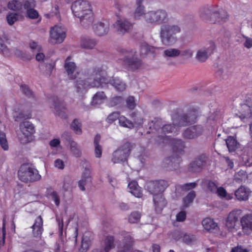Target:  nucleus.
<instances>
[{
  "mask_svg": "<svg viewBox=\"0 0 252 252\" xmlns=\"http://www.w3.org/2000/svg\"><path fill=\"white\" fill-rule=\"evenodd\" d=\"M187 113L181 115L175 111L172 114L173 124L163 125L160 129L159 135H158L156 141L158 144H165L170 145L172 148L173 155L165 159L164 162L167 165L165 167L169 170H174L178 168L182 161L181 156L184 153L185 147L184 142L181 139L172 138L166 136L167 133L176 132L179 127L186 126L196 122L199 116V108L191 104L186 105L184 108Z\"/></svg>",
  "mask_w": 252,
  "mask_h": 252,
  "instance_id": "f257e3e1",
  "label": "nucleus"
},
{
  "mask_svg": "<svg viewBox=\"0 0 252 252\" xmlns=\"http://www.w3.org/2000/svg\"><path fill=\"white\" fill-rule=\"evenodd\" d=\"M91 73V76L87 80L79 79L75 81V86L77 92L85 93L90 88L103 87V84L109 82L118 91L121 92L126 89L125 84L119 79L113 78L109 81L106 77V72L102 68V66L95 67Z\"/></svg>",
  "mask_w": 252,
  "mask_h": 252,
  "instance_id": "f03ea898",
  "label": "nucleus"
},
{
  "mask_svg": "<svg viewBox=\"0 0 252 252\" xmlns=\"http://www.w3.org/2000/svg\"><path fill=\"white\" fill-rule=\"evenodd\" d=\"M168 186V182L164 180L151 181L147 183V189L153 194V201L157 213H161L167 204L163 192Z\"/></svg>",
  "mask_w": 252,
  "mask_h": 252,
  "instance_id": "7ed1b4c3",
  "label": "nucleus"
},
{
  "mask_svg": "<svg viewBox=\"0 0 252 252\" xmlns=\"http://www.w3.org/2000/svg\"><path fill=\"white\" fill-rule=\"evenodd\" d=\"M71 10L74 16L80 19L81 24L84 25L85 21L92 23L93 19V13L91 5L86 0H77L71 5Z\"/></svg>",
  "mask_w": 252,
  "mask_h": 252,
  "instance_id": "20e7f679",
  "label": "nucleus"
},
{
  "mask_svg": "<svg viewBox=\"0 0 252 252\" xmlns=\"http://www.w3.org/2000/svg\"><path fill=\"white\" fill-rule=\"evenodd\" d=\"M17 175L19 180L25 184L38 182L41 179L38 170L29 163L22 164L19 167Z\"/></svg>",
  "mask_w": 252,
  "mask_h": 252,
  "instance_id": "39448f33",
  "label": "nucleus"
},
{
  "mask_svg": "<svg viewBox=\"0 0 252 252\" xmlns=\"http://www.w3.org/2000/svg\"><path fill=\"white\" fill-rule=\"evenodd\" d=\"M200 16L202 20L209 24H222L228 18V14L225 10L221 9L217 12L209 8L201 9Z\"/></svg>",
  "mask_w": 252,
  "mask_h": 252,
  "instance_id": "423d86ee",
  "label": "nucleus"
},
{
  "mask_svg": "<svg viewBox=\"0 0 252 252\" xmlns=\"http://www.w3.org/2000/svg\"><path fill=\"white\" fill-rule=\"evenodd\" d=\"M180 32V28L177 26L164 25L160 31L161 41L163 44L169 46L173 44L176 41L174 35Z\"/></svg>",
  "mask_w": 252,
  "mask_h": 252,
  "instance_id": "0eeeda50",
  "label": "nucleus"
},
{
  "mask_svg": "<svg viewBox=\"0 0 252 252\" xmlns=\"http://www.w3.org/2000/svg\"><path fill=\"white\" fill-rule=\"evenodd\" d=\"M146 18L148 22L156 24H161L168 21L167 14L163 10L149 12L147 14Z\"/></svg>",
  "mask_w": 252,
  "mask_h": 252,
  "instance_id": "6e6552de",
  "label": "nucleus"
},
{
  "mask_svg": "<svg viewBox=\"0 0 252 252\" xmlns=\"http://www.w3.org/2000/svg\"><path fill=\"white\" fill-rule=\"evenodd\" d=\"M50 41L52 43H61L66 37V31L62 27L56 25L51 28L50 33Z\"/></svg>",
  "mask_w": 252,
  "mask_h": 252,
  "instance_id": "1a4fd4ad",
  "label": "nucleus"
},
{
  "mask_svg": "<svg viewBox=\"0 0 252 252\" xmlns=\"http://www.w3.org/2000/svg\"><path fill=\"white\" fill-rule=\"evenodd\" d=\"M242 214V210L238 209H234L228 214L226 220V226L229 230L235 229L239 225V218Z\"/></svg>",
  "mask_w": 252,
  "mask_h": 252,
  "instance_id": "9d476101",
  "label": "nucleus"
},
{
  "mask_svg": "<svg viewBox=\"0 0 252 252\" xmlns=\"http://www.w3.org/2000/svg\"><path fill=\"white\" fill-rule=\"evenodd\" d=\"M52 105L51 108L55 110V113L62 119H66V109L63 101L60 99L57 96H53L51 98Z\"/></svg>",
  "mask_w": 252,
  "mask_h": 252,
  "instance_id": "9b49d317",
  "label": "nucleus"
},
{
  "mask_svg": "<svg viewBox=\"0 0 252 252\" xmlns=\"http://www.w3.org/2000/svg\"><path fill=\"white\" fill-rule=\"evenodd\" d=\"M240 112L241 118L252 119V97H247L244 103L241 105Z\"/></svg>",
  "mask_w": 252,
  "mask_h": 252,
  "instance_id": "f8f14e48",
  "label": "nucleus"
},
{
  "mask_svg": "<svg viewBox=\"0 0 252 252\" xmlns=\"http://www.w3.org/2000/svg\"><path fill=\"white\" fill-rule=\"evenodd\" d=\"M207 157L204 154H202L196 158L189 166V170L190 172H197L202 170L205 165Z\"/></svg>",
  "mask_w": 252,
  "mask_h": 252,
  "instance_id": "ddd939ff",
  "label": "nucleus"
},
{
  "mask_svg": "<svg viewBox=\"0 0 252 252\" xmlns=\"http://www.w3.org/2000/svg\"><path fill=\"white\" fill-rule=\"evenodd\" d=\"M216 48L215 43L211 41L209 43V46L203 48L198 50L196 55V59L200 62H204L209 56L213 54Z\"/></svg>",
  "mask_w": 252,
  "mask_h": 252,
  "instance_id": "4468645a",
  "label": "nucleus"
},
{
  "mask_svg": "<svg viewBox=\"0 0 252 252\" xmlns=\"http://www.w3.org/2000/svg\"><path fill=\"white\" fill-rule=\"evenodd\" d=\"M126 160V145L119 147L112 154L111 161L113 163H119Z\"/></svg>",
  "mask_w": 252,
  "mask_h": 252,
  "instance_id": "2eb2a0df",
  "label": "nucleus"
},
{
  "mask_svg": "<svg viewBox=\"0 0 252 252\" xmlns=\"http://www.w3.org/2000/svg\"><path fill=\"white\" fill-rule=\"evenodd\" d=\"M31 228L33 236L40 239L44 231L43 220L41 216H38L35 219Z\"/></svg>",
  "mask_w": 252,
  "mask_h": 252,
  "instance_id": "dca6fc26",
  "label": "nucleus"
},
{
  "mask_svg": "<svg viewBox=\"0 0 252 252\" xmlns=\"http://www.w3.org/2000/svg\"><path fill=\"white\" fill-rule=\"evenodd\" d=\"M203 128L200 126H195L187 128L183 133V137L186 139H193L201 135Z\"/></svg>",
  "mask_w": 252,
  "mask_h": 252,
  "instance_id": "f3484780",
  "label": "nucleus"
},
{
  "mask_svg": "<svg viewBox=\"0 0 252 252\" xmlns=\"http://www.w3.org/2000/svg\"><path fill=\"white\" fill-rule=\"evenodd\" d=\"M131 120L127 119L126 126L128 128H132L134 127H139L143 123V119L140 116L137 112H133L129 114Z\"/></svg>",
  "mask_w": 252,
  "mask_h": 252,
  "instance_id": "a211bd4d",
  "label": "nucleus"
},
{
  "mask_svg": "<svg viewBox=\"0 0 252 252\" xmlns=\"http://www.w3.org/2000/svg\"><path fill=\"white\" fill-rule=\"evenodd\" d=\"M143 67V64L141 60L133 56L129 57L127 56V69L131 71H135L140 69Z\"/></svg>",
  "mask_w": 252,
  "mask_h": 252,
  "instance_id": "6ab92c4d",
  "label": "nucleus"
},
{
  "mask_svg": "<svg viewBox=\"0 0 252 252\" xmlns=\"http://www.w3.org/2000/svg\"><path fill=\"white\" fill-rule=\"evenodd\" d=\"M70 57H67L65 61L64 67L69 78L74 79L76 78L75 73L76 72V66L74 62H70Z\"/></svg>",
  "mask_w": 252,
  "mask_h": 252,
  "instance_id": "aec40b11",
  "label": "nucleus"
},
{
  "mask_svg": "<svg viewBox=\"0 0 252 252\" xmlns=\"http://www.w3.org/2000/svg\"><path fill=\"white\" fill-rule=\"evenodd\" d=\"M163 126V122L161 119L159 118H155L151 122L148 123V126L151 131H148L147 134L151 133L157 132L159 135L160 129Z\"/></svg>",
  "mask_w": 252,
  "mask_h": 252,
  "instance_id": "412c9836",
  "label": "nucleus"
},
{
  "mask_svg": "<svg viewBox=\"0 0 252 252\" xmlns=\"http://www.w3.org/2000/svg\"><path fill=\"white\" fill-rule=\"evenodd\" d=\"M20 129L22 133L26 137L32 136L35 132L33 125L29 121L21 123L20 124Z\"/></svg>",
  "mask_w": 252,
  "mask_h": 252,
  "instance_id": "4be33fe9",
  "label": "nucleus"
},
{
  "mask_svg": "<svg viewBox=\"0 0 252 252\" xmlns=\"http://www.w3.org/2000/svg\"><path fill=\"white\" fill-rule=\"evenodd\" d=\"M202 224L204 229L210 232H215L219 229L218 223L210 218L204 219Z\"/></svg>",
  "mask_w": 252,
  "mask_h": 252,
  "instance_id": "5701e85b",
  "label": "nucleus"
},
{
  "mask_svg": "<svg viewBox=\"0 0 252 252\" xmlns=\"http://www.w3.org/2000/svg\"><path fill=\"white\" fill-rule=\"evenodd\" d=\"M92 178L91 177V170L86 168L82 174V179L79 181L78 185L80 189L82 191L85 190V185L87 183H91Z\"/></svg>",
  "mask_w": 252,
  "mask_h": 252,
  "instance_id": "b1692460",
  "label": "nucleus"
},
{
  "mask_svg": "<svg viewBox=\"0 0 252 252\" xmlns=\"http://www.w3.org/2000/svg\"><path fill=\"white\" fill-rule=\"evenodd\" d=\"M250 191L248 189L241 186L235 192V195L237 200L246 201L249 198Z\"/></svg>",
  "mask_w": 252,
  "mask_h": 252,
  "instance_id": "393cba45",
  "label": "nucleus"
},
{
  "mask_svg": "<svg viewBox=\"0 0 252 252\" xmlns=\"http://www.w3.org/2000/svg\"><path fill=\"white\" fill-rule=\"evenodd\" d=\"M127 187L129 189V192L131 194L139 198L142 196V190L136 181H132L129 182L127 185Z\"/></svg>",
  "mask_w": 252,
  "mask_h": 252,
  "instance_id": "a878e982",
  "label": "nucleus"
},
{
  "mask_svg": "<svg viewBox=\"0 0 252 252\" xmlns=\"http://www.w3.org/2000/svg\"><path fill=\"white\" fill-rule=\"evenodd\" d=\"M93 28L95 33L99 36L105 35L108 31V25H105L102 22H98L94 24L93 26Z\"/></svg>",
  "mask_w": 252,
  "mask_h": 252,
  "instance_id": "bb28decb",
  "label": "nucleus"
},
{
  "mask_svg": "<svg viewBox=\"0 0 252 252\" xmlns=\"http://www.w3.org/2000/svg\"><path fill=\"white\" fill-rule=\"evenodd\" d=\"M225 143L229 152H235L238 148L239 143L233 136H229L225 140Z\"/></svg>",
  "mask_w": 252,
  "mask_h": 252,
  "instance_id": "cd10ccee",
  "label": "nucleus"
},
{
  "mask_svg": "<svg viewBox=\"0 0 252 252\" xmlns=\"http://www.w3.org/2000/svg\"><path fill=\"white\" fill-rule=\"evenodd\" d=\"M117 17V22L113 24L114 28L119 34H124L126 32V20L121 19L118 15Z\"/></svg>",
  "mask_w": 252,
  "mask_h": 252,
  "instance_id": "c85d7f7f",
  "label": "nucleus"
},
{
  "mask_svg": "<svg viewBox=\"0 0 252 252\" xmlns=\"http://www.w3.org/2000/svg\"><path fill=\"white\" fill-rule=\"evenodd\" d=\"M104 241V252H109V251L115 248V239L113 236L108 235L103 240Z\"/></svg>",
  "mask_w": 252,
  "mask_h": 252,
  "instance_id": "c756f323",
  "label": "nucleus"
},
{
  "mask_svg": "<svg viewBox=\"0 0 252 252\" xmlns=\"http://www.w3.org/2000/svg\"><path fill=\"white\" fill-rule=\"evenodd\" d=\"M143 1L144 0H136L137 7L134 13L135 19H139L145 14V7L142 4Z\"/></svg>",
  "mask_w": 252,
  "mask_h": 252,
  "instance_id": "7c9ffc66",
  "label": "nucleus"
},
{
  "mask_svg": "<svg viewBox=\"0 0 252 252\" xmlns=\"http://www.w3.org/2000/svg\"><path fill=\"white\" fill-rule=\"evenodd\" d=\"M100 139L101 136L98 134H96L94 138V154L95 157L97 158H100L102 156V149L99 144Z\"/></svg>",
  "mask_w": 252,
  "mask_h": 252,
  "instance_id": "2f4dec72",
  "label": "nucleus"
},
{
  "mask_svg": "<svg viewBox=\"0 0 252 252\" xmlns=\"http://www.w3.org/2000/svg\"><path fill=\"white\" fill-rule=\"evenodd\" d=\"M155 50L156 48L154 47L149 45L146 42H143L140 48V55L144 56L149 54H154Z\"/></svg>",
  "mask_w": 252,
  "mask_h": 252,
  "instance_id": "473e14b6",
  "label": "nucleus"
},
{
  "mask_svg": "<svg viewBox=\"0 0 252 252\" xmlns=\"http://www.w3.org/2000/svg\"><path fill=\"white\" fill-rule=\"evenodd\" d=\"M240 223L243 228H248L252 230V214H246L240 219Z\"/></svg>",
  "mask_w": 252,
  "mask_h": 252,
  "instance_id": "72a5a7b5",
  "label": "nucleus"
},
{
  "mask_svg": "<svg viewBox=\"0 0 252 252\" xmlns=\"http://www.w3.org/2000/svg\"><path fill=\"white\" fill-rule=\"evenodd\" d=\"M81 46L84 49H92L95 44L94 40L86 37H83L81 40Z\"/></svg>",
  "mask_w": 252,
  "mask_h": 252,
  "instance_id": "f704fd0d",
  "label": "nucleus"
},
{
  "mask_svg": "<svg viewBox=\"0 0 252 252\" xmlns=\"http://www.w3.org/2000/svg\"><path fill=\"white\" fill-rule=\"evenodd\" d=\"M248 179L247 172L241 169L234 175V179L236 183L239 184L245 182Z\"/></svg>",
  "mask_w": 252,
  "mask_h": 252,
  "instance_id": "c9c22d12",
  "label": "nucleus"
},
{
  "mask_svg": "<svg viewBox=\"0 0 252 252\" xmlns=\"http://www.w3.org/2000/svg\"><path fill=\"white\" fill-rule=\"evenodd\" d=\"M92 239L86 236H83L82 239L81 247L79 249L80 252H86L91 245Z\"/></svg>",
  "mask_w": 252,
  "mask_h": 252,
  "instance_id": "e433bc0d",
  "label": "nucleus"
},
{
  "mask_svg": "<svg viewBox=\"0 0 252 252\" xmlns=\"http://www.w3.org/2000/svg\"><path fill=\"white\" fill-rule=\"evenodd\" d=\"M202 185L208 190L213 193H214L217 189V186L215 183L208 179L203 181Z\"/></svg>",
  "mask_w": 252,
  "mask_h": 252,
  "instance_id": "4c0bfd02",
  "label": "nucleus"
},
{
  "mask_svg": "<svg viewBox=\"0 0 252 252\" xmlns=\"http://www.w3.org/2000/svg\"><path fill=\"white\" fill-rule=\"evenodd\" d=\"M7 7L13 11H20L22 8V3L19 0H11L7 4Z\"/></svg>",
  "mask_w": 252,
  "mask_h": 252,
  "instance_id": "58836bf2",
  "label": "nucleus"
},
{
  "mask_svg": "<svg viewBox=\"0 0 252 252\" xmlns=\"http://www.w3.org/2000/svg\"><path fill=\"white\" fill-rule=\"evenodd\" d=\"M195 196L196 194L194 191L192 190L190 191L183 198L184 207L185 208L188 207L189 205L193 202Z\"/></svg>",
  "mask_w": 252,
  "mask_h": 252,
  "instance_id": "ea45409f",
  "label": "nucleus"
},
{
  "mask_svg": "<svg viewBox=\"0 0 252 252\" xmlns=\"http://www.w3.org/2000/svg\"><path fill=\"white\" fill-rule=\"evenodd\" d=\"M0 146L4 151H8L9 149L6 134L1 130H0Z\"/></svg>",
  "mask_w": 252,
  "mask_h": 252,
  "instance_id": "a19ab883",
  "label": "nucleus"
},
{
  "mask_svg": "<svg viewBox=\"0 0 252 252\" xmlns=\"http://www.w3.org/2000/svg\"><path fill=\"white\" fill-rule=\"evenodd\" d=\"M141 214L137 211L132 212L128 216V220L131 223H138L141 218Z\"/></svg>",
  "mask_w": 252,
  "mask_h": 252,
  "instance_id": "79ce46f5",
  "label": "nucleus"
},
{
  "mask_svg": "<svg viewBox=\"0 0 252 252\" xmlns=\"http://www.w3.org/2000/svg\"><path fill=\"white\" fill-rule=\"evenodd\" d=\"M106 98V96L104 92H97L93 98V102L95 104H100Z\"/></svg>",
  "mask_w": 252,
  "mask_h": 252,
  "instance_id": "37998d69",
  "label": "nucleus"
},
{
  "mask_svg": "<svg viewBox=\"0 0 252 252\" xmlns=\"http://www.w3.org/2000/svg\"><path fill=\"white\" fill-rule=\"evenodd\" d=\"M71 128L77 134L82 133V129L81 128V124L79 122L78 119H74L71 126Z\"/></svg>",
  "mask_w": 252,
  "mask_h": 252,
  "instance_id": "c03bdc74",
  "label": "nucleus"
},
{
  "mask_svg": "<svg viewBox=\"0 0 252 252\" xmlns=\"http://www.w3.org/2000/svg\"><path fill=\"white\" fill-rule=\"evenodd\" d=\"M181 51L177 49H169L164 51V56L166 57H175L180 55Z\"/></svg>",
  "mask_w": 252,
  "mask_h": 252,
  "instance_id": "a18cd8bd",
  "label": "nucleus"
},
{
  "mask_svg": "<svg viewBox=\"0 0 252 252\" xmlns=\"http://www.w3.org/2000/svg\"><path fill=\"white\" fill-rule=\"evenodd\" d=\"M22 6L25 9L29 10V9L35 8L36 6V1L35 0H26L23 1Z\"/></svg>",
  "mask_w": 252,
  "mask_h": 252,
  "instance_id": "49530a36",
  "label": "nucleus"
},
{
  "mask_svg": "<svg viewBox=\"0 0 252 252\" xmlns=\"http://www.w3.org/2000/svg\"><path fill=\"white\" fill-rule=\"evenodd\" d=\"M19 15L16 13L10 12L6 16L7 23L10 25H12L18 19Z\"/></svg>",
  "mask_w": 252,
  "mask_h": 252,
  "instance_id": "de8ad7c7",
  "label": "nucleus"
},
{
  "mask_svg": "<svg viewBox=\"0 0 252 252\" xmlns=\"http://www.w3.org/2000/svg\"><path fill=\"white\" fill-rule=\"evenodd\" d=\"M124 101V98L120 96H115L111 98L109 100V105L111 106H115L118 105H120Z\"/></svg>",
  "mask_w": 252,
  "mask_h": 252,
  "instance_id": "09e8293b",
  "label": "nucleus"
},
{
  "mask_svg": "<svg viewBox=\"0 0 252 252\" xmlns=\"http://www.w3.org/2000/svg\"><path fill=\"white\" fill-rule=\"evenodd\" d=\"M242 159L246 166H250L252 165V154H245L244 152L242 156Z\"/></svg>",
  "mask_w": 252,
  "mask_h": 252,
  "instance_id": "8fccbe9b",
  "label": "nucleus"
},
{
  "mask_svg": "<svg viewBox=\"0 0 252 252\" xmlns=\"http://www.w3.org/2000/svg\"><path fill=\"white\" fill-rule=\"evenodd\" d=\"M70 150L72 154L76 157H79L81 155V151L77 148V143L74 141L70 143Z\"/></svg>",
  "mask_w": 252,
  "mask_h": 252,
  "instance_id": "3c124183",
  "label": "nucleus"
},
{
  "mask_svg": "<svg viewBox=\"0 0 252 252\" xmlns=\"http://www.w3.org/2000/svg\"><path fill=\"white\" fill-rule=\"evenodd\" d=\"M0 52L5 56L9 55V50L4 43L3 39L0 36Z\"/></svg>",
  "mask_w": 252,
  "mask_h": 252,
  "instance_id": "603ef678",
  "label": "nucleus"
},
{
  "mask_svg": "<svg viewBox=\"0 0 252 252\" xmlns=\"http://www.w3.org/2000/svg\"><path fill=\"white\" fill-rule=\"evenodd\" d=\"M136 105L135 98L133 96H129L127 97V109L133 110Z\"/></svg>",
  "mask_w": 252,
  "mask_h": 252,
  "instance_id": "864d4df0",
  "label": "nucleus"
},
{
  "mask_svg": "<svg viewBox=\"0 0 252 252\" xmlns=\"http://www.w3.org/2000/svg\"><path fill=\"white\" fill-rule=\"evenodd\" d=\"M27 16L31 19H37L39 16L37 11L34 9V8L29 9L26 12Z\"/></svg>",
  "mask_w": 252,
  "mask_h": 252,
  "instance_id": "5fc2aeb1",
  "label": "nucleus"
},
{
  "mask_svg": "<svg viewBox=\"0 0 252 252\" xmlns=\"http://www.w3.org/2000/svg\"><path fill=\"white\" fill-rule=\"evenodd\" d=\"M20 88L23 94L29 97L33 96L32 92L30 89L27 85L25 84L21 85L20 86Z\"/></svg>",
  "mask_w": 252,
  "mask_h": 252,
  "instance_id": "6e6d98bb",
  "label": "nucleus"
},
{
  "mask_svg": "<svg viewBox=\"0 0 252 252\" xmlns=\"http://www.w3.org/2000/svg\"><path fill=\"white\" fill-rule=\"evenodd\" d=\"M120 113L118 112H114L110 114L107 118L106 121L110 124L115 121L119 118Z\"/></svg>",
  "mask_w": 252,
  "mask_h": 252,
  "instance_id": "4d7b16f0",
  "label": "nucleus"
},
{
  "mask_svg": "<svg viewBox=\"0 0 252 252\" xmlns=\"http://www.w3.org/2000/svg\"><path fill=\"white\" fill-rule=\"evenodd\" d=\"M197 185L196 182L186 183L181 185L180 188L182 190L187 191L195 188Z\"/></svg>",
  "mask_w": 252,
  "mask_h": 252,
  "instance_id": "13d9d810",
  "label": "nucleus"
},
{
  "mask_svg": "<svg viewBox=\"0 0 252 252\" xmlns=\"http://www.w3.org/2000/svg\"><path fill=\"white\" fill-rule=\"evenodd\" d=\"M183 240L187 244H190L195 240V236L193 235L185 234Z\"/></svg>",
  "mask_w": 252,
  "mask_h": 252,
  "instance_id": "bf43d9fd",
  "label": "nucleus"
},
{
  "mask_svg": "<svg viewBox=\"0 0 252 252\" xmlns=\"http://www.w3.org/2000/svg\"><path fill=\"white\" fill-rule=\"evenodd\" d=\"M30 48L33 51H36L37 52H41L42 51V47L40 45H39L35 41H32L30 43Z\"/></svg>",
  "mask_w": 252,
  "mask_h": 252,
  "instance_id": "052dcab7",
  "label": "nucleus"
},
{
  "mask_svg": "<svg viewBox=\"0 0 252 252\" xmlns=\"http://www.w3.org/2000/svg\"><path fill=\"white\" fill-rule=\"evenodd\" d=\"M187 217V213L185 211H181L176 215V220L179 222L184 221Z\"/></svg>",
  "mask_w": 252,
  "mask_h": 252,
  "instance_id": "680f3d73",
  "label": "nucleus"
},
{
  "mask_svg": "<svg viewBox=\"0 0 252 252\" xmlns=\"http://www.w3.org/2000/svg\"><path fill=\"white\" fill-rule=\"evenodd\" d=\"M215 192H216L218 195L221 198H224L227 196L226 191L223 187H219L217 188Z\"/></svg>",
  "mask_w": 252,
  "mask_h": 252,
  "instance_id": "e2e57ef3",
  "label": "nucleus"
},
{
  "mask_svg": "<svg viewBox=\"0 0 252 252\" xmlns=\"http://www.w3.org/2000/svg\"><path fill=\"white\" fill-rule=\"evenodd\" d=\"M50 195L54 201L56 205L58 206L60 203V199L58 193L55 191H53L51 193Z\"/></svg>",
  "mask_w": 252,
  "mask_h": 252,
  "instance_id": "0e129e2a",
  "label": "nucleus"
},
{
  "mask_svg": "<svg viewBox=\"0 0 252 252\" xmlns=\"http://www.w3.org/2000/svg\"><path fill=\"white\" fill-rule=\"evenodd\" d=\"M180 55L186 58H190L193 55V53L190 49H186L181 51Z\"/></svg>",
  "mask_w": 252,
  "mask_h": 252,
  "instance_id": "69168bd1",
  "label": "nucleus"
},
{
  "mask_svg": "<svg viewBox=\"0 0 252 252\" xmlns=\"http://www.w3.org/2000/svg\"><path fill=\"white\" fill-rule=\"evenodd\" d=\"M54 164L55 167L59 169H63L64 168V162L62 160L60 159H56L55 161Z\"/></svg>",
  "mask_w": 252,
  "mask_h": 252,
  "instance_id": "338daca9",
  "label": "nucleus"
},
{
  "mask_svg": "<svg viewBox=\"0 0 252 252\" xmlns=\"http://www.w3.org/2000/svg\"><path fill=\"white\" fill-rule=\"evenodd\" d=\"M231 252H249L246 249L243 248L241 246H237L232 249Z\"/></svg>",
  "mask_w": 252,
  "mask_h": 252,
  "instance_id": "774afa93",
  "label": "nucleus"
}]
</instances>
